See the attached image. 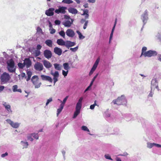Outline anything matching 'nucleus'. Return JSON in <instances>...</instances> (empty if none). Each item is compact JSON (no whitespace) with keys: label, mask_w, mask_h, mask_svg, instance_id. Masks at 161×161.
<instances>
[{"label":"nucleus","mask_w":161,"mask_h":161,"mask_svg":"<svg viewBox=\"0 0 161 161\" xmlns=\"http://www.w3.org/2000/svg\"><path fill=\"white\" fill-rule=\"evenodd\" d=\"M97 65H95V64H94L92 67V69L95 70L96 68L97 67Z\"/></svg>","instance_id":"338daca9"},{"label":"nucleus","mask_w":161,"mask_h":161,"mask_svg":"<svg viewBox=\"0 0 161 161\" xmlns=\"http://www.w3.org/2000/svg\"><path fill=\"white\" fill-rule=\"evenodd\" d=\"M34 53L35 54V57H36L39 56L41 52L40 50H36L34 52Z\"/></svg>","instance_id":"7c9ffc66"},{"label":"nucleus","mask_w":161,"mask_h":161,"mask_svg":"<svg viewBox=\"0 0 161 161\" xmlns=\"http://www.w3.org/2000/svg\"><path fill=\"white\" fill-rule=\"evenodd\" d=\"M81 129L84 131H87V132H90V130L85 125H83L81 127Z\"/></svg>","instance_id":"c9c22d12"},{"label":"nucleus","mask_w":161,"mask_h":161,"mask_svg":"<svg viewBox=\"0 0 161 161\" xmlns=\"http://www.w3.org/2000/svg\"><path fill=\"white\" fill-rule=\"evenodd\" d=\"M3 104L5 109L8 112H12V111L11 110V106L10 105L7 103L6 102H3Z\"/></svg>","instance_id":"6ab92c4d"},{"label":"nucleus","mask_w":161,"mask_h":161,"mask_svg":"<svg viewBox=\"0 0 161 161\" xmlns=\"http://www.w3.org/2000/svg\"><path fill=\"white\" fill-rule=\"evenodd\" d=\"M105 157L107 159L112 160V159L111 158L110 156L108 155H105Z\"/></svg>","instance_id":"603ef678"},{"label":"nucleus","mask_w":161,"mask_h":161,"mask_svg":"<svg viewBox=\"0 0 161 161\" xmlns=\"http://www.w3.org/2000/svg\"><path fill=\"white\" fill-rule=\"evenodd\" d=\"M67 9V8L65 7H59L58 9H56L55 10V12L58 14L61 13L64 14L66 13L65 10Z\"/></svg>","instance_id":"1a4fd4ad"},{"label":"nucleus","mask_w":161,"mask_h":161,"mask_svg":"<svg viewBox=\"0 0 161 161\" xmlns=\"http://www.w3.org/2000/svg\"><path fill=\"white\" fill-rule=\"evenodd\" d=\"M68 96H66L63 100L62 103L60 105H63V106L64 107V105L66 103L68 98Z\"/></svg>","instance_id":"a19ab883"},{"label":"nucleus","mask_w":161,"mask_h":161,"mask_svg":"<svg viewBox=\"0 0 161 161\" xmlns=\"http://www.w3.org/2000/svg\"><path fill=\"white\" fill-rule=\"evenodd\" d=\"M95 70H94V69H92V68L91 71H90V72H89V75H92L93 72H94V71H95Z\"/></svg>","instance_id":"e2e57ef3"},{"label":"nucleus","mask_w":161,"mask_h":161,"mask_svg":"<svg viewBox=\"0 0 161 161\" xmlns=\"http://www.w3.org/2000/svg\"><path fill=\"white\" fill-rule=\"evenodd\" d=\"M42 47V46L40 44H38L37 45V46H36V49H37L36 50H40L41 49Z\"/></svg>","instance_id":"5fc2aeb1"},{"label":"nucleus","mask_w":161,"mask_h":161,"mask_svg":"<svg viewBox=\"0 0 161 161\" xmlns=\"http://www.w3.org/2000/svg\"><path fill=\"white\" fill-rule=\"evenodd\" d=\"M82 100H83V98L82 97H80V98L77 103L81 104L82 101Z\"/></svg>","instance_id":"bf43d9fd"},{"label":"nucleus","mask_w":161,"mask_h":161,"mask_svg":"<svg viewBox=\"0 0 161 161\" xmlns=\"http://www.w3.org/2000/svg\"><path fill=\"white\" fill-rule=\"evenodd\" d=\"M95 1L96 0H88V2L89 3H94Z\"/></svg>","instance_id":"0e129e2a"},{"label":"nucleus","mask_w":161,"mask_h":161,"mask_svg":"<svg viewBox=\"0 0 161 161\" xmlns=\"http://www.w3.org/2000/svg\"><path fill=\"white\" fill-rule=\"evenodd\" d=\"M50 74L53 76L54 85L56 82L58 81V78L59 76V73L58 71H55L54 72L53 70L50 72Z\"/></svg>","instance_id":"0eeeda50"},{"label":"nucleus","mask_w":161,"mask_h":161,"mask_svg":"<svg viewBox=\"0 0 161 161\" xmlns=\"http://www.w3.org/2000/svg\"><path fill=\"white\" fill-rule=\"evenodd\" d=\"M8 155V153L7 152L1 155V157L2 158H3Z\"/></svg>","instance_id":"052dcab7"},{"label":"nucleus","mask_w":161,"mask_h":161,"mask_svg":"<svg viewBox=\"0 0 161 161\" xmlns=\"http://www.w3.org/2000/svg\"><path fill=\"white\" fill-rule=\"evenodd\" d=\"M37 32H38L39 33H41L42 34V29L41 28L39 27H38L37 28Z\"/></svg>","instance_id":"37998d69"},{"label":"nucleus","mask_w":161,"mask_h":161,"mask_svg":"<svg viewBox=\"0 0 161 161\" xmlns=\"http://www.w3.org/2000/svg\"><path fill=\"white\" fill-rule=\"evenodd\" d=\"M41 77L42 80H43L47 81L51 83L53 82L52 78L49 76L44 75H41Z\"/></svg>","instance_id":"ddd939ff"},{"label":"nucleus","mask_w":161,"mask_h":161,"mask_svg":"<svg viewBox=\"0 0 161 161\" xmlns=\"http://www.w3.org/2000/svg\"><path fill=\"white\" fill-rule=\"evenodd\" d=\"M54 53L59 56L62 53V49L57 47H56L54 48Z\"/></svg>","instance_id":"a211bd4d"},{"label":"nucleus","mask_w":161,"mask_h":161,"mask_svg":"<svg viewBox=\"0 0 161 161\" xmlns=\"http://www.w3.org/2000/svg\"><path fill=\"white\" fill-rule=\"evenodd\" d=\"M46 44L49 47H52L53 46V42L50 39L47 40L45 42Z\"/></svg>","instance_id":"4be33fe9"},{"label":"nucleus","mask_w":161,"mask_h":161,"mask_svg":"<svg viewBox=\"0 0 161 161\" xmlns=\"http://www.w3.org/2000/svg\"><path fill=\"white\" fill-rule=\"evenodd\" d=\"M10 77L9 75L6 72L4 73L1 76V80L3 83H7L10 80Z\"/></svg>","instance_id":"20e7f679"},{"label":"nucleus","mask_w":161,"mask_h":161,"mask_svg":"<svg viewBox=\"0 0 161 161\" xmlns=\"http://www.w3.org/2000/svg\"><path fill=\"white\" fill-rule=\"evenodd\" d=\"M30 135H32V136L33 137L36 139H38L39 136L38 134L33 133L31 134Z\"/></svg>","instance_id":"4c0bfd02"},{"label":"nucleus","mask_w":161,"mask_h":161,"mask_svg":"<svg viewBox=\"0 0 161 161\" xmlns=\"http://www.w3.org/2000/svg\"><path fill=\"white\" fill-rule=\"evenodd\" d=\"M27 75V78L26 79V81H29L31 79V77L32 75V72L30 71H27L26 72Z\"/></svg>","instance_id":"a878e982"},{"label":"nucleus","mask_w":161,"mask_h":161,"mask_svg":"<svg viewBox=\"0 0 161 161\" xmlns=\"http://www.w3.org/2000/svg\"><path fill=\"white\" fill-rule=\"evenodd\" d=\"M25 66L27 68H29L31 65L32 62L29 58H25V59L24 62Z\"/></svg>","instance_id":"f8f14e48"},{"label":"nucleus","mask_w":161,"mask_h":161,"mask_svg":"<svg viewBox=\"0 0 161 161\" xmlns=\"http://www.w3.org/2000/svg\"><path fill=\"white\" fill-rule=\"evenodd\" d=\"M34 68L36 70L40 71L43 70V66L41 63L37 62L34 65Z\"/></svg>","instance_id":"39448f33"},{"label":"nucleus","mask_w":161,"mask_h":161,"mask_svg":"<svg viewBox=\"0 0 161 161\" xmlns=\"http://www.w3.org/2000/svg\"><path fill=\"white\" fill-rule=\"evenodd\" d=\"M64 108V106L62 105H60V107L57 109V116L59 114L61 113L62 111V109H63Z\"/></svg>","instance_id":"cd10ccee"},{"label":"nucleus","mask_w":161,"mask_h":161,"mask_svg":"<svg viewBox=\"0 0 161 161\" xmlns=\"http://www.w3.org/2000/svg\"><path fill=\"white\" fill-rule=\"evenodd\" d=\"M5 87L3 86H0V92H1L4 89Z\"/></svg>","instance_id":"13d9d810"},{"label":"nucleus","mask_w":161,"mask_h":161,"mask_svg":"<svg viewBox=\"0 0 161 161\" xmlns=\"http://www.w3.org/2000/svg\"><path fill=\"white\" fill-rule=\"evenodd\" d=\"M117 21V19H116L115 20V23H114V26L113 28L111 33L110 34V37H109V43H110L111 39L113 37V32H114V29H115V27L116 26V24Z\"/></svg>","instance_id":"412c9836"},{"label":"nucleus","mask_w":161,"mask_h":161,"mask_svg":"<svg viewBox=\"0 0 161 161\" xmlns=\"http://www.w3.org/2000/svg\"><path fill=\"white\" fill-rule=\"evenodd\" d=\"M60 36L63 37L64 38H65V33L63 31H61L59 32Z\"/></svg>","instance_id":"58836bf2"},{"label":"nucleus","mask_w":161,"mask_h":161,"mask_svg":"<svg viewBox=\"0 0 161 161\" xmlns=\"http://www.w3.org/2000/svg\"><path fill=\"white\" fill-rule=\"evenodd\" d=\"M99 60L100 59L99 58H98L94 64L98 65L99 62Z\"/></svg>","instance_id":"4d7b16f0"},{"label":"nucleus","mask_w":161,"mask_h":161,"mask_svg":"<svg viewBox=\"0 0 161 161\" xmlns=\"http://www.w3.org/2000/svg\"><path fill=\"white\" fill-rule=\"evenodd\" d=\"M31 134H29V136H28L27 138L28 140H30L31 141H32L33 140V138H32V135H30Z\"/></svg>","instance_id":"49530a36"},{"label":"nucleus","mask_w":161,"mask_h":161,"mask_svg":"<svg viewBox=\"0 0 161 161\" xmlns=\"http://www.w3.org/2000/svg\"><path fill=\"white\" fill-rule=\"evenodd\" d=\"M74 21V19H71L70 21L69 20H66L62 22V24L65 27H70L73 24Z\"/></svg>","instance_id":"9b49d317"},{"label":"nucleus","mask_w":161,"mask_h":161,"mask_svg":"<svg viewBox=\"0 0 161 161\" xmlns=\"http://www.w3.org/2000/svg\"><path fill=\"white\" fill-rule=\"evenodd\" d=\"M76 32L79 35V37L80 39H83L84 38V36H82L81 33L79 31H77Z\"/></svg>","instance_id":"f704fd0d"},{"label":"nucleus","mask_w":161,"mask_h":161,"mask_svg":"<svg viewBox=\"0 0 161 161\" xmlns=\"http://www.w3.org/2000/svg\"><path fill=\"white\" fill-rule=\"evenodd\" d=\"M88 23V20L86 21L84 25V26H83V28L84 29H85L86 28L87 26V25Z\"/></svg>","instance_id":"864d4df0"},{"label":"nucleus","mask_w":161,"mask_h":161,"mask_svg":"<svg viewBox=\"0 0 161 161\" xmlns=\"http://www.w3.org/2000/svg\"><path fill=\"white\" fill-rule=\"evenodd\" d=\"M67 70V71H65L64 70H63L62 71V74L64 77L66 76L68 74V71Z\"/></svg>","instance_id":"c03bdc74"},{"label":"nucleus","mask_w":161,"mask_h":161,"mask_svg":"<svg viewBox=\"0 0 161 161\" xmlns=\"http://www.w3.org/2000/svg\"><path fill=\"white\" fill-rule=\"evenodd\" d=\"M157 54V53L156 51L150 50L145 52L144 54V55L145 57H151L156 56Z\"/></svg>","instance_id":"423d86ee"},{"label":"nucleus","mask_w":161,"mask_h":161,"mask_svg":"<svg viewBox=\"0 0 161 161\" xmlns=\"http://www.w3.org/2000/svg\"><path fill=\"white\" fill-rule=\"evenodd\" d=\"M56 31L54 29H52L51 30V31L50 32L51 34H53L55 33Z\"/></svg>","instance_id":"680f3d73"},{"label":"nucleus","mask_w":161,"mask_h":161,"mask_svg":"<svg viewBox=\"0 0 161 161\" xmlns=\"http://www.w3.org/2000/svg\"><path fill=\"white\" fill-rule=\"evenodd\" d=\"M18 86L17 85H14L13 86V91L14 92H18L21 93L22 90L20 89H18Z\"/></svg>","instance_id":"393cba45"},{"label":"nucleus","mask_w":161,"mask_h":161,"mask_svg":"<svg viewBox=\"0 0 161 161\" xmlns=\"http://www.w3.org/2000/svg\"><path fill=\"white\" fill-rule=\"evenodd\" d=\"M97 65H95V64H94L92 67V69L95 70L96 68L97 67Z\"/></svg>","instance_id":"69168bd1"},{"label":"nucleus","mask_w":161,"mask_h":161,"mask_svg":"<svg viewBox=\"0 0 161 161\" xmlns=\"http://www.w3.org/2000/svg\"><path fill=\"white\" fill-rule=\"evenodd\" d=\"M80 113V110L77 109H76L75 111L74 112L73 118H75L77 117V116Z\"/></svg>","instance_id":"c756f323"},{"label":"nucleus","mask_w":161,"mask_h":161,"mask_svg":"<svg viewBox=\"0 0 161 161\" xmlns=\"http://www.w3.org/2000/svg\"><path fill=\"white\" fill-rule=\"evenodd\" d=\"M78 49V47H76L74 48H70V49L71 50L72 52H75Z\"/></svg>","instance_id":"a18cd8bd"},{"label":"nucleus","mask_w":161,"mask_h":161,"mask_svg":"<svg viewBox=\"0 0 161 161\" xmlns=\"http://www.w3.org/2000/svg\"><path fill=\"white\" fill-rule=\"evenodd\" d=\"M88 10L87 9L85 10L84 11V12L83 14H82V15H85L86 14H88Z\"/></svg>","instance_id":"3c124183"},{"label":"nucleus","mask_w":161,"mask_h":161,"mask_svg":"<svg viewBox=\"0 0 161 161\" xmlns=\"http://www.w3.org/2000/svg\"><path fill=\"white\" fill-rule=\"evenodd\" d=\"M31 81L33 84L35 86V88H38L40 87L41 83L39 81V78L37 76L34 75L31 78Z\"/></svg>","instance_id":"7ed1b4c3"},{"label":"nucleus","mask_w":161,"mask_h":161,"mask_svg":"<svg viewBox=\"0 0 161 161\" xmlns=\"http://www.w3.org/2000/svg\"><path fill=\"white\" fill-rule=\"evenodd\" d=\"M7 68L8 71L10 73H13L15 71L16 68L15 67V63L14 60L10 59L7 62Z\"/></svg>","instance_id":"f03ea898"},{"label":"nucleus","mask_w":161,"mask_h":161,"mask_svg":"<svg viewBox=\"0 0 161 161\" xmlns=\"http://www.w3.org/2000/svg\"><path fill=\"white\" fill-rule=\"evenodd\" d=\"M64 18L66 19H69L71 20V19H72L70 18L69 16L67 15H64Z\"/></svg>","instance_id":"09e8293b"},{"label":"nucleus","mask_w":161,"mask_h":161,"mask_svg":"<svg viewBox=\"0 0 161 161\" xmlns=\"http://www.w3.org/2000/svg\"><path fill=\"white\" fill-rule=\"evenodd\" d=\"M6 121L14 128H17L19 126V123H14L10 119H7Z\"/></svg>","instance_id":"9d476101"},{"label":"nucleus","mask_w":161,"mask_h":161,"mask_svg":"<svg viewBox=\"0 0 161 161\" xmlns=\"http://www.w3.org/2000/svg\"><path fill=\"white\" fill-rule=\"evenodd\" d=\"M62 2L64 3L70 4L73 3V1L71 0H63Z\"/></svg>","instance_id":"473e14b6"},{"label":"nucleus","mask_w":161,"mask_h":161,"mask_svg":"<svg viewBox=\"0 0 161 161\" xmlns=\"http://www.w3.org/2000/svg\"><path fill=\"white\" fill-rule=\"evenodd\" d=\"M75 45V43L70 41H67L66 42L65 46L69 48L70 47L74 46Z\"/></svg>","instance_id":"aec40b11"},{"label":"nucleus","mask_w":161,"mask_h":161,"mask_svg":"<svg viewBox=\"0 0 161 161\" xmlns=\"http://www.w3.org/2000/svg\"><path fill=\"white\" fill-rule=\"evenodd\" d=\"M63 65L64 66V69L65 70H68L69 69L70 67L69 66V64L68 63H64L63 64Z\"/></svg>","instance_id":"c85d7f7f"},{"label":"nucleus","mask_w":161,"mask_h":161,"mask_svg":"<svg viewBox=\"0 0 161 161\" xmlns=\"http://www.w3.org/2000/svg\"><path fill=\"white\" fill-rule=\"evenodd\" d=\"M66 34L67 36L71 37H73L75 35L74 32L71 29H68L66 31Z\"/></svg>","instance_id":"4468645a"},{"label":"nucleus","mask_w":161,"mask_h":161,"mask_svg":"<svg viewBox=\"0 0 161 161\" xmlns=\"http://www.w3.org/2000/svg\"><path fill=\"white\" fill-rule=\"evenodd\" d=\"M147 50V48L145 47H142V53L141 56H142V55H144V54L145 51Z\"/></svg>","instance_id":"ea45409f"},{"label":"nucleus","mask_w":161,"mask_h":161,"mask_svg":"<svg viewBox=\"0 0 161 161\" xmlns=\"http://www.w3.org/2000/svg\"><path fill=\"white\" fill-rule=\"evenodd\" d=\"M98 75V74H97L94 77V78L92 79V81H94L96 78L97 77Z\"/></svg>","instance_id":"774afa93"},{"label":"nucleus","mask_w":161,"mask_h":161,"mask_svg":"<svg viewBox=\"0 0 161 161\" xmlns=\"http://www.w3.org/2000/svg\"><path fill=\"white\" fill-rule=\"evenodd\" d=\"M43 54L44 56L48 59L50 58L52 56L51 51L48 49H46L44 51Z\"/></svg>","instance_id":"6e6552de"},{"label":"nucleus","mask_w":161,"mask_h":161,"mask_svg":"<svg viewBox=\"0 0 161 161\" xmlns=\"http://www.w3.org/2000/svg\"><path fill=\"white\" fill-rule=\"evenodd\" d=\"M53 100L52 98V97L50 98L49 99H48L47 102L46 103V105H47L48 104L50 103V102H52Z\"/></svg>","instance_id":"de8ad7c7"},{"label":"nucleus","mask_w":161,"mask_h":161,"mask_svg":"<svg viewBox=\"0 0 161 161\" xmlns=\"http://www.w3.org/2000/svg\"><path fill=\"white\" fill-rule=\"evenodd\" d=\"M69 12L72 14H76L78 13V10L74 8H70L68 9Z\"/></svg>","instance_id":"b1692460"},{"label":"nucleus","mask_w":161,"mask_h":161,"mask_svg":"<svg viewBox=\"0 0 161 161\" xmlns=\"http://www.w3.org/2000/svg\"><path fill=\"white\" fill-rule=\"evenodd\" d=\"M81 105L82 104H79L77 103L76 105L75 109L80 110V109L81 107Z\"/></svg>","instance_id":"e433bc0d"},{"label":"nucleus","mask_w":161,"mask_h":161,"mask_svg":"<svg viewBox=\"0 0 161 161\" xmlns=\"http://www.w3.org/2000/svg\"><path fill=\"white\" fill-rule=\"evenodd\" d=\"M155 146V143H147V147L148 148H151L153 146Z\"/></svg>","instance_id":"72a5a7b5"},{"label":"nucleus","mask_w":161,"mask_h":161,"mask_svg":"<svg viewBox=\"0 0 161 161\" xmlns=\"http://www.w3.org/2000/svg\"><path fill=\"white\" fill-rule=\"evenodd\" d=\"M43 64L44 66L47 69H49L51 68L52 66V65L51 63L47 60H44L43 61Z\"/></svg>","instance_id":"f3484780"},{"label":"nucleus","mask_w":161,"mask_h":161,"mask_svg":"<svg viewBox=\"0 0 161 161\" xmlns=\"http://www.w3.org/2000/svg\"><path fill=\"white\" fill-rule=\"evenodd\" d=\"M21 142L24 143V144L25 145V146L24 147L27 148V147L28 145V144L27 142H24L23 141H22Z\"/></svg>","instance_id":"6e6d98bb"},{"label":"nucleus","mask_w":161,"mask_h":161,"mask_svg":"<svg viewBox=\"0 0 161 161\" xmlns=\"http://www.w3.org/2000/svg\"><path fill=\"white\" fill-rule=\"evenodd\" d=\"M18 66L19 68L21 69H23L25 67V65L24 63H18Z\"/></svg>","instance_id":"2f4dec72"},{"label":"nucleus","mask_w":161,"mask_h":161,"mask_svg":"<svg viewBox=\"0 0 161 161\" xmlns=\"http://www.w3.org/2000/svg\"><path fill=\"white\" fill-rule=\"evenodd\" d=\"M151 87L155 88H157L158 87V82L156 79L152 80L151 82Z\"/></svg>","instance_id":"dca6fc26"},{"label":"nucleus","mask_w":161,"mask_h":161,"mask_svg":"<svg viewBox=\"0 0 161 161\" xmlns=\"http://www.w3.org/2000/svg\"><path fill=\"white\" fill-rule=\"evenodd\" d=\"M57 43L59 45L61 46H65L66 42L61 39H58L57 41Z\"/></svg>","instance_id":"5701e85b"},{"label":"nucleus","mask_w":161,"mask_h":161,"mask_svg":"<svg viewBox=\"0 0 161 161\" xmlns=\"http://www.w3.org/2000/svg\"><path fill=\"white\" fill-rule=\"evenodd\" d=\"M54 22L56 25H59L60 24L61 21L58 20H56Z\"/></svg>","instance_id":"8fccbe9b"},{"label":"nucleus","mask_w":161,"mask_h":161,"mask_svg":"<svg viewBox=\"0 0 161 161\" xmlns=\"http://www.w3.org/2000/svg\"><path fill=\"white\" fill-rule=\"evenodd\" d=\"M114 104L118 105H123L126 103V100L124 95H121L120 97H118L116 99L113 101Z\"/></svg>","instance_id":"f257e3e1"},{"label":"nucleus","mask_w":161,"mask_h":161,"mask_svg":"<svg viewBox=\"0 0 161 161\" xmlns=\"http://www.w3.org/2000/svg\"><path fill=\"white\" fill-rule=\"evenodd\" d=\"M54 65L55 68L56 69L58 70H60L61 69L62 66L59 64L56 63L54 64Z\"/></svg>","instance_id":"bb28decb"},{"label":"nucleus","mask_w":161,"mask_h":161,"mask_svg":"<svg viewBox=\"0 0 161 161\" xmlns=\"http://www.w3.org/2000/svg\"><path fill=\"white\" fill-rule=\"evenodd\" d=\"M54 10V8H49L46 11L45 14L48 16H53L54 14L53 11Z\"/></svg>","instance_id":"2eb2a0df"},{"label":"nucleus","mask_w":161,"mask_h":161,"mask_svg":"<svg viewBox=\"0 0 161 161\" xmlns=\"http://www.w3.org/2000/svg\"><path fill=\"white\" fill-rule=\"evenodd\" d=\"M96 105H97V104H96V101H95L94 102V104H93L91 105L90 106V108L91 109H94L95 106Z\"/></svg>","instance_id":"79ce46f5"}]
</instances>
